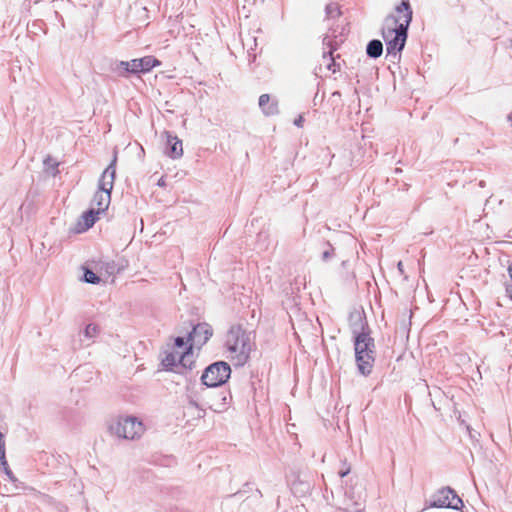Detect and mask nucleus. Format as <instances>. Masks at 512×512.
Instances as JSON below:
<instances>
[{
	"label": "nucleus",
	"instance_id": "nucleus-1",
	"mask_svg": "<svg viewBox=\"0 0 512 512\" xmlns=\"http://www.w3.org/2000/svg\"><path fill=\"white\" fill-rule=\"evenodd\" d=\"M412 17L413 11L409 0H401V3L395 7L394 12L385 18L382 37L386 43L388 54L396 55L404 48Z\"/></svg>",
	"mask_w": 512,
	"mask_h": 512
},
{
	"label": "nucleus",
	"instance_id": "nucleus-2",
	"mask_svg": "<svg viewBox=\"0 0 512 512\" xmlns=\"http://www.w3.org/2000/svg\"><path fill=\"white\" fill-rule=\"evenodd\" d=\"M213 335L211 326L207 323L196 325L189 334L187 342L184 338L177 337L174 341L173 351L165 356L163 365L166 367L180 364L184 368H192L194 360V348L200 349Z\"/></svg>",
	"mask_w": 512,
	"mask_h": 512
},
{
	"label": "nucleus",
	"instance_id": "nucleus-3",
	"mask_svg": "<svg viewBox=\"0 0 512 512\" xmlns=\"http://www.w3.org/2000/svg\"><path fill=\"white\" fill-rule=\"evenodd\" d=\"M255 344L250 333L241 327H233L226 338L227 357L235 366H243L249 359Z\"/></svg>",
	"mask_w": 512,
	"mask_h": 512
},
{
	"label": "nucleus",
	"instance_id": "nucleus-4",
	"mask_svg": "<svg viewBox=\"0 0 512 512\" xmlns=\"http://www.w3.org/2000/svg\"><path fill=\"white\" fill-rule=\"evenodd\" d=\"M116 157L111 164L103 171L99 180V190L95 193L92 200V208L95 211L102 213L110 205L111 190L113 189L114 179L116 174Z\"/></svg>",
	"mask_w": 512,
	"mask_h": 512
},
{
	"label": "nucleus",
	"instance_id": "nucleus-5",
	"mask_svg": "<svg viewBox=\"0 0 512 512\" xmlns=\"http://www.w3.org/2000/svg\"><path fill=\"white\" fill-rule=\"evenodd\" d=\"M110 430L118 437L135 439L143 434L144 426L142 422L135 417H118L114 423L110 425Z\"/></svg>",
	"mask_w": 512,
	"mask_h": 512
},
{
	"label": "nucleus",
	"instance_id": "nucleus-6",
	"mask_svg": "<svg viewBox=\"0 0 512 512\" xmlns=\"http://www.w3.org/2000/svg\"><path fill=\"white\" fill-rule=\"evenodd\" d=\"M230 373L231 369L227 363L216 362L204 371L202 381L208 387H217L229 379Z\"/></svg>",
	"mask_w": 512,
	"mask_h": 512
},
{
	"label": "nucleus",
	"instance_id": "nucleus-7",
	"mask_svg": "<svg viewBox=\"0 0 512 512\" xmlns=\"http://www.w3.org/2000/svg\"><path fill=\"white\" fill-rule=\"evenodd\" d=\"M432 506L461 510L464 506L462 499L450 488L440 489L433 497Z\"/></svg>",
	"mask_w": 512,
	"mask_h": 512
},
{
	"label": "nucleus",
	"instance_id": "nucleus-8",
	"mask_svg": "<svg viewBox=\"0 0 512 512\" xmlns=\"http://www.w3.org/2000/svg\"><path fill=\"white\" fill-rule=\"evenodd\" d=\"M160 64L161 62L151 55L132 59L131 61H122L120 63L125 71L133 74L150 72L153 68L159 66Z\"/></svg>",
	"mask_w": 512,
	"mask_h": 512
},
{
	"label": "nucleus",
	"instance_id": "nucleus-9",
	"mask_svg": "<svg viewBox=\"0 0 512 512\" xmlns=\"http://www.w3.org/2000/svg\"><path fill=\"white\" fill-rule=\"evenodd\" d=\"M356 361L361 373L364 375L369 374L374 363L373 351H365L361 354H356Z\"/></svg>",
	"mask_w": 512,
	"mask_h": 512
},
{
	"label": "nucleus",
	"instance_id": "nucleus-10",
	"mask_svg": "<svg viewBox=\"0 0 512 512\" xmlns=\"http://www.w3.org/2000/svg\"><path fill=\"white\" fill-rule=\"evenodd\" d=\"M259 107L266 116H272L278 113V103L272 100L269 94H262L259 97Z\"/></svg>",
	"mask_w": 512,
	"mask_h": 512
},
{
	"label": "nucleus",
	"instance_id": "nucleus-11",
	"mask_svg": "<svg viewBox=\"0 0 512 512\" xmlns=\"http://www.w3.org/2000/svg\"><path fill=\"white\" fill-rule=\"evenodd\" d=\"M373 339L366 333H361L355 340V354H361L365 351H373Z\"/></svg>",
	"mask_w": 512,
	"mask_h": 512
},
{
	"label": "nucleus",
	"instance_id": "nucleus-12",
	"mask_svg": "<svg viewBox=\"0 0 512 512\" xmlns=\"http://www.w3.org/2000/svg\"><path fill=\"white\" fill-rule=\"evenodd\" d=\"M100 213L91 208L89 211L84 212L78 221L79 231H86L91 228L98 219Z\"/></svg>",
	"mask_w": 512,
	"mask_h": 512
},
{
	"label": "nucleus",
	"instance_id": "nucleus-13",
	"mask_svg": "<svg viewBox=\"0 0 512 512\" xmlns=\"http://www.w3.org/2000/svg\"><path fill=\"white\" fill-rule=\"evenodd\" d=\"M168 144L170 145V156L180 157L183 154L182 142L177 137H168Z\"/></svg>",
	"mask_w": 512,
	"mask_h": 512
},
{
	"label": "nucleus",
	"instance_id": "nucleus-14",
	"mask_svg": "<svg viewBox=\"0 0 512 512\" xmlns=\"http://www.w3.org/2000/svg\"><path fill=\"white\" fill-rule=\"evenodd\" d=\"M383 51V45L379 40H372L367 46V54L372 58L381 56Z\"/></svg>",
	"mask_w": 512,
	"mask_h": 512
},
{
	"label": "nucleus",
	"instance_id": "nucleus-15",
	"mask_svg": "<svg viewBox=\"0 0 512 512\" xmlns=\"http://www.w3.org/2000/svg\"><path fill=\"white\" fill-rule=\"evenodd\" d=\"M84 280L87 283L98 284L100 282V278L91 270L86 269L84 273Z\"/></svg>",
	"mask_w": 512,
	"mask_h": 512
},
{
	"label": "nucleus",
	"instance_id": "nucleus-16",
	"mask_svg": "<svg viewBox=\"0 0 512 512\" xmlns=\"http://www.w3.org/2000/svg\"><path fill=\"white\" fill-rule=\"evenodd\" d=\"M97 332H98V327L93 324L87 325V327L85 329V334L89 337L96 335Z\"/></svg>",
	"mask_w": 512,
	"mask_h": 512
},
{
	"label": "nucleus",
	"instance_id": "nucleus-17",
	"mask_svg": "<svg viewBox=\"0 0 512 512\" xmlns=\"http://www.w3.org/2000/svg\"><path fill=\"white\" fill-rule=\"evenodd\" d=\"M509 274L511 277V283L507 285L506 291L509 297L512 299V264L509 266Z\"/></svg>",
	"mask_w": 512,
	"mask_h": 512
},
{
	"label": "nucleus",
	"instance_id": "nucleus-18",
	"mask_svg": "<svg viewBox=\"0 0 512 512\" xmlns=\"http://www.w3.org/2000/svg\"><path fill=\"white\" fill-rule=\"evenodd\" d=\"M303 122H304V118L302 115H299L295 120H294V124L298 127H302L303 126Z\"/></svg>",
	"mask_w": 512,
	"mask_h": 512
},
{
	"label": "nucleus",
	"instance_id": "nucleus-19",
	"mask_svg": "<svg viewBox=\"0 0 512 512\" xmlns=\"http://www.w3.org/2000/svg\"><path fill=\"white\" fill-rule=\"evenodd\" d=\"M158 185H159V186H164V185H165V180H164V178H161V179L158 181Z\"/></svg>",
	"mask_w": 512,
	"mask_h": 512
},
{
	"label": "nucleus",
	"instance_id": "nucleus-20",
	"mask_svg": "<svg viewBox=\"0 0 512 512\" xmlns=\"http://www.w3.org/2000/svg\"><path fill=\"white\" fill-rule=\"evenodd\" d=\"M510 120H512V115L510 116Z\"/></svg>",
	"mask_w": 512,
	"mask_h": 512
}]
</instances>
